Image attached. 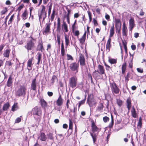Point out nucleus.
I'll use <instances>...</instances> for the list:
<instances>
[{"mask_svg":"<svg viewBox=\"0 0 146 146\" xmlns=\"http://www.w3.org/2000/svg\"><path fill=\"white\" fill-rule=\"evenodd\" d=\"M40 7L41 8V11L38 14L40 24H41V19H43L42 21H43L46 17V13L45 11L46 7L43 5H41Z\"/></svg>","mask_w":146,"mask_h":146,"instance_id":"f257e3e1","label":"nucleus"},{"mask_svg":"<svg viewBox=\"0 0 146 146\" xmlns=\"http://www.w3.org/2000/svg\"><path fill=\"white\" fill-rule=\"evenodd\" d=\"M26 90L27 87L25 85L21 86L16 92V96H24L26 94Z\"/></svg>","mask_w":146,"mask_h":146,"instance_id":"f03ea898","label":"nucleus"},{"mask_svg":"<svg viewBox=\"0 0 146 146\" xmlns=\"http://www.w3.org/2000/svg\"><path fill=\"white\" fill-rule=\"evenodd\" d=\"M33 40V38H32L31 40H28L26 42L25 47L27 50L28 52L29 50H33L35 47Z\"/></svg>","mask_w":146,"mask_h":146,"instance_id":"7ed1b4c3","label":"nucleus"},{"mask_svg":"<svg viewBox=\"0 0 146 146\" xmlns=\"http://www.w3.org/2000/svg\"><path fill=\"white\" fill-rule=\"evenodd\" d=\"M77 79L76 76H72L69 79V86L72 88H74L77 84Z\"/></svg>","mask_w":146,"mask_h":146,"instance_id":"20e7f679","label":"nucleus"},{"mask_svg":"<svg viewBox=\"0 0 146 146\" xmlns=\"http://www.w3.org/2000/svg\"><path fill=\"white\" fill-rule=\"evenodd\" d=\"M32 112L33 114L35 116V117L38 116V118L41 117L42 111L40 108L35 107L33 109Z\"/></svg>","mask_w":146,"mask_h":146,"instance_id":"39448f33","label":"nucleus"},{"mask_svg":"<svg viewBox=\"0 0 146 146\" xmlns=\"http://www.w3.org/2000/svg\"><path fill=\"white\" fill-rule=\"evenodd\" d=\"M110 87L113 94H118L119 93L120 90L115 82L110 83Z\"/></svg>","mask_w":146,"mask_h":146,"instance_id":"423d86ee","label":"nucleus"},{"mask_svg":"<svg viewBox=\"0 0 146 146\" xmlns=\"http://www.w3.org/2000/svg\"><path fill=\"white\" fill-rule=\"evenodd\" d=\"M115 28L116 31L118 33H119L120 32L121 27V23L119 19H115Z\"/></svg>","mask_w":146,"mask_h":146,"instance_id":"0eeeda50","label":"nucleus"},{"mask_svg":"<svg viewBox=\"0 0 146 146\" xmlns=\"http://www.w3.org/2000/svg\"><path fill=\"white\" fill-rule=\"evenodd\" d=\"M79 66V64L76 62H74L70 64L69 67L71 71L74 72L75 71L76 72H77Z\"/></svg>","mask_w":146,"mask_h":146,"instance_id":"6e6552de","label":"nucleus"},{"mask_svg":"<svg viewBox=\"0 0 146 146\" xmlns=\"http://www.w3.org/2000/svg\"><path fill=\"white\" fill-rule=\"evenodd\" d=\"M81 66H83L86 65V60L83 54H79V60Z\"/></svg>","mask_w":146,"mask_h":146,"instance_id":"1a4fd4ad","label":"nucleus"},{"mask_svg":"<svg viewBox=\"0 0 146 146\" xmlns=\"http://www.w3.org/2000/svg\"><path fill=\"white\" fill-rule=\"evenodd\" d=\"M38 85V83L36 81V78H35L31 81V89L34 91H36V90L37 86Z\"/></svg>","mask_w":146,"mask_h":146,"instance_id":"9d476101","label":"nucleus"},{"mask_svg":"<svg viewBox=\"0 0 146 146\" xmlns=\"http://www.w3.org/2000/svg\"><path fill=\"white\" fill-rule=\"evenodd\" d=\"M96 71L98 73L101 75H104V77L106 78V74L105 72V70L103 66L99 65L98 66V70Z\"/></svg>","mask_w":146,"mask_h":146,"instance_id":"9b49d317","label":"nucleus"},{"mask_svg":"<svg viewBox=\"0 0 146 146\" xmlns=\"http://www.w3.org/2000/svg\"><path fill=\"white\" fill-rule=\"evenodd\" d=\"M91 122L92 130V132H99V129L96 126L94 121L92 120Z\"/></svg>","mask_w":146,"mask_h":146,"instance_id":"f8f14e48","label":"nucleus"},{"mask_svg":"<svg viewBox=\"0 0 146 146\" xmlns=\"http://www.w3.org/2000/svg\"><path fill=\"white\" fill-rule=\"evenodd\" d=\"M51 23H46V27L43 31V33L45 34L48 33L50 30Z\"/></svg>","mask_w":146,"mask_h":146,"instance_id":"ddd939ff","label":"nucleus"},{"mask_svg":"<svg viewBox=\"0 0 146 146\" xmlns=\"http://www.w3.org/2000/svg\"><path fill=\"white\" fill-rule=\"evenodd\" d=\"M63 102V99L62 98L61 95L60 94L58 99L56 101V104L58 106H60L62 104Z\"/></svg>","mask_w":146,"mask_h":146,"instance_id":"4468645a","label":"nucleus"},{"mask_svg":"<svg viewBox=\"0 0 146 146\" xmlns=\"http://www.w3.org/2000/svg\"><path fill=\"white\" fill-rule=\"evenodd\" d=\"M46 139V135L44 133L42 132L41 133L40 135L38 137V139L43 141H45Z\"/></svg>","mask_w":146,"mask_h":146,"instance_id":"2eb2a0df","label":"nucleus"},{"mask_svg":"<svg viewBox=\"0 0 146 146\" xmlns=\"http://www.w3.org/2000/svg\"><path fill=\"white\" fill-rule=\"evenodd\" d=\"M64 36L65 39L66 47L67 48L70 42L69 36L67 35L65 33L64 34Z\"/></svg>","mask_w":146,"mask_h":146,"instance_id":"dca6fc26","label":"nucleus"},{"mask_svg":"<svg viewBox=\"0 0 146 146\" xmlns=\"http://www.w3.org/2000/svg\"><path fill=\"white\" fill-rule=\"evenodd\" d=\"M13 84L12 78L11 76H10L8 79L7 82V85L8 87H11L12 86Z\"/></svg>","mask_w":146,"mask_h":146,"instance_id":"f3484780","label":"nucleus"},{"mask_svg":"<svg viewBox=\"0 0 146 146\" xmlns=\"http://www.w3.org/2000/svg\"><path fill=\"white\" fill-rule=\"evenodd\" d=\"M61 30V21L60 18L57 19V27L56 31L59 33Z\"/></svg>","mask_w":146,"mask_h":146,"instance_id":"a211bd4d","label":"nucleus"},{"mask_svg":"<svg viewBox=\"0 0 146 146\" xmlns=\"http://www.w3.org/2000/svg\"><path fill=\"white\" fill-rule=\"evenodd\" d=\"M90 135L92 136L93 140V142L94 143H95V142H96L97 140V137L98 136V134L96 133L95 132H93L92 133H90Z\"/></svg>","mask_w":146,"mask_h":146,"instance_id":"6ab92c4d","label":"nucleus"},{"mask_svg":"<svg viewBox=\"0 0 146 146\" xmlns=\"http://www.w3.org/2000/svg\"><path fill=\"white\" fill-rule=\"evenodd\" d=\"M111 41V38H109L108 39L106 44V48L108 50V52H109L110 50V48L111 47V45L110 44Z\"/></svg>","mask_w":146,"mask_h":146,"instance_id":"aec40b11","label":"nucleus"},{"mask_svg":"<svg viewBox=\"0 0 146 146\" xmlns=\"http://www.w3.org/2000/svg\"><path fill=\"white\" fill-rule=\"evenodd\" d=\"M130 30L131 31L134 26V20L131 18L129 21Z\"/></svg>","mask_w":146,"mask_h":146,"instance_id":"412c9836","label":"nucleus"},{"mask_svg":"<svg viewBox=\"0 0 146 146\" xmlns=\"http://www.w3.org/2000/svg\"><path fill=\"white\" fill-rule=\"evenodd\" d=\"M127 107L129 111L131 109V100L129 98H128L127 99L126 101Z\"/></svg>","mask_w":146,"mask_h":146,"instance_id":"4be33fe9","label":"nucleus"},{"mask_svg":"<svg viewBox=\"0 0 146 146\" xmlns=\"http://www.w3.org/2000/svg\"><path fill=\"white\" fill-rule=\"evenodd\" d=\"M127 30V27L126 26L125 24V23H124L122 27V33L123 35L125 36L126 35Z\"/></svg>","mask_w":146,"mask_h":146,"instance_id":"5701e85b","label":"nucleus"},{"mask_svg":"<svg viewBox=\"0 0 146 146\" xmlns=\"http://www.w3.org/2000/svg\"><path fill=\"white\" fill-rule=\"evenodd\" d=\"M62 30H65V32H67L68 31L67 25L66 23L64 21L62 25Z\"/></svg>","mask_w":146,"mask_h":146,"instance_id":"b1692460","label":"nucleus"},{"mask_svg":"<svg viewBox=\"0 0 146 146\" xmlns=\"http://www.w3.org/2000/svg\"><path fill=\"white\" fill-rule=\"evenodd\" d=\"M131 112L132 116L134 118H136L137 117V114L134 107H133L131 108Z\"/></svg>","mask_w":146,"mask_h":146,"instance_id":"393cba45","label":"nucleus"},{"mask_svg":"<svg viewBox=\"0 0 146 146\" xmlns=\"http://www.w3.org/2000/svg\"><path fill=\"white\" fill-rule=\"evenodd\" d=\"M110 32V37H111L113 36L114 33V24H113V26L111 27Z\"/></svg>","mask_w":146,"mask_h":146,"instance_id":"a878e982","label":"nucleus"},{"mask_svg":"<svg viewBox=\"0 0 146 146\" xmlns=\"http://www.w3.org/2000/svg\"><path fill=\"white\" fill-rule=\"evenodd\" d=\"M40 102L42 107L45 109L47 106V103L43 99H41L40 100Z\"/></svg>","mask_w":146,"mask_h":146,"instance_id":"bb28decb","label":"nucleus"},{"mask_svg":"<svg viewBox=\"0 0 146 146\" xmlns=\"http://www.w3.org/2000/svg\"><path fill=\"white\" fill-rule=\"evenodd\" d=\"M9 106L10 105L9 103L5 104L3 107V111H7Z\"/></svg>","mask_w":146,"mask_h":146,"instance_id":"cd10ccee","label":"nucleus"},{"mask_svg":"<svg viewBox=\"0 0 146 146\" xmlns=\"http://www.w3.org/2000/svg\"><path fill=\"white\" fill-rule=\"evenodd\" d=\"M108 62L111 64H116L117 63V60L115 59L109 58Z\"/></svg>","mask_w":146,"mask_h":146,"instance_id":"c85d7f7f","label":"nucleus"},{"mask_svg":"<svg viewBox=\"0 0 146 146\" xmlns=\"http://www.w3.org/2000/svg\"><path fill=\"white\" fill-rule=\"evenodd\" d=\"M126 62H124L122 65L121 69H122V73L123 74L125 72L126 70Z\"/></svg>","mask_w":146,"mask_h":146,"instance_id":"c756f323","label":"nucleus"},{"mask_svg":"<svg viewBox=\"0 0 146 146\" xmlns=\"http://www.w3.org/2000/svg\"><path fill=\"white\" fill-rule=\"evenodd\" d=\"M37 55H38L37 58L38 60V62L36 63V64L39 65L41 61L42 54L38 52Z\"/></svg>","mask_w":146,"mask_h":146,"instance_id":"7c9ffc66","label":"nucleus"},{"mask_svg":"<svg viewBox=\"0 0 146 146\" xmlns=\"http://www.w3.org/2000/svg\"><path fill=\"white\" fill-rule=\"evenodd\" d=\"M10 53V51L9 50L7 49L6 50L4 51L3 53V55L4 57H8L9 56Z\"/></svg>","mask_w":146,"mask_h":146,"instance_id":"2f4dec72","label":"nucleus"},{"mask_svg":"<svg viewBox=\"0 0 146 146\" xmlns=\"http://www.w3.org/2000/svg\"><path fill=\"white\" fill-rule=\"evenodd\" d=\"M33 58V57L31 58H30L28 60L27 62V66L28 67H31Z\"/></svg>","mask_w":146,"mask_h":146,"instance_id":"473e14b6","label":"nucleus"},{"mask_svg":"<svg viewBox=\"0 0 146 146\" xmlns=\"http://www.w3.org/2000/svg\"><path fill=\"white\" fill-rule=\"evenodd\" d=\"M18 109V107L17 104L15 103L12 106L11 109L12 111H14Z\"/></svg>","mask_w":146,"mask_h":146,"instance_id":"72a5a7b5","label":"nucleus"},{"mask_svg":"<svg viewBox=\"0 0 146 146\" xmlns=\"http://www.w3.org/2000/svg\"><path fill=\"white\" fill-rule=\"evenodd\" d=\"M103 108V106L102 104H100L97 108V110L98 111L102 110Z\"/></svg>","mask_w":146,"mask_h":146,"instance_id":"f704fd0d","label":"nucleus"},{"mask_svg":"<svg viewBox=\"0 0 146 146\" xmlns=\"http://www.w3.org/2000/svg\"><path fill=\"white\" fill-rule=\"evenodd\" d=\"M130 60V61L128 62L129 67L130 68H132L133 67V57L131 58Z\"/></svg>","mask_w":146,"mask_h":146,"instance_id":"c9c22d12","label":"nucleus"},{"mask_svg":"<svg viewBox=\"0 0 146 146\" xmlns=\"http://www.w3.org/2000/svg\"><path fill=\"white\" fill-rule=\"evenodd\" d=\"M86 97H85L84 99L83 100L80 101L79 102V104H78V109L79 108L80 106L82 105L83 104L85 103V101H86Z\"/></svg>","mask_w":146,"mask_h":146,"instance_id":"e433bc0d","label":"nucleus"},{"mask_svg":"<svg viewBox=\"0 0 146 146\" xmlns=\"http://www.w3.org/2000/svg\"><path fill=\"white\" fill-rule=\"evenodd\" d=\"M97 71L96 70L93 72L92 75L95 78L98 79V73H97Z\"/></svg>","mask_w":146,"mask_h":146,"instance_id":"4c0bfd02","label":"nucleus"},{"mask_svg":"<svg viewBox=\"0 0 146 146\" xmlns=\"http://www.w3.org/2000/svg\"><path fill=\"white\" fill-rule=\"evenodd\" d=\"M52 3H50L48 6V15L50 16V15L51 10L52 9Z\"/></svg>","mask_w":146,"mask_h":146,"instance_id":"58836bf2","label":"nucleus"},{"mask_svg":"<svg viewBox=\"0 0 146 146\" xmlns=\"http://www.w3.org/2000/svg\"><path fill=\"white\" fill-rule=\"evenodd\" d=\"M137 126L141 127L142 126V119L141 117L139 118V120Z\"/></svg>","mask_w":146,"mask_h":146,"instance_id":"ea45409f","label":"nucleus"},{"mask_svg":"<svg viewBox=\"0 0 146 146\" xmlns=\"http://www.w3.org/2000/svg\"><path fill=\"white\" fill-rule=\"evenodd\" d=\"M14 17V15H12L11 16V17L10 18V19H9V21L8 22V25H9V24H11V23L12 22V21L13 20Z\"/></svg>","mask_w":146,"mask_h":146,"instance_id":"a19ab883","label":"nucleus"},{"mask_svg":"<svg viewBox=\"0 0 146 146\" xmlns=\"http://www.w3.org/2000/svg\"><path fill=\"white\" fill-rule=\"evenodd\" d=\"M27 13L25 11L22 15V17L23 19L25 20L26 19Z\"/></svg>","mask_w":146,"mask_h":146,"instance_id":"79ce46f5","label":"nucleus"},{"mask_svg":"<svg viewBox=\"0 0 146 146\" xmlns=\"http://www.w3.org/2000/svg\"><path fill=\"white\" fill-rule=\"evenodd\" d=\"M57 77L55 76H53L51 80V83L53 84L54 83V80L57 79Z\"/></svg>","mask_w":146,"mask_h":146,"instance_id":"37998d69","label":"nucleus"},{"mask_svg":"<svg viewBox=\"0 0 146 146\" xmlns=\"http://www.w3.org/2000/svg\"><path fill=\"white\" fill-rule=\"evenodd\" d=\"M55 11L54 10H53L51 16V19L52 20H53L55 16Z\"/></svg>","mask_w":146,"mask_h":146,"instance_id":"c03bdc74","label":"nucleus"},{"mask_svg":"<svg viewBox=\"0 0 146 146\" xmlns=\"http://www.w3.org/2000/svg\"><path fill=\"white\" fill-rule=\"evenodd\" d=\"M7 8L5 7L4 8L3 10L1 11V14H4L5 13L7 12Z\"/></svg>","mask_w":146,"mask_h":146,"instance_id":"a18cd8bd","label":"nucleus"},{"mask_svg":"<svg viewBox=\"0 0 146 146\" xmlns=\"http://www.w3.org/2000/svg\"><path fill=\"white\" fill-rule=\"evenodd\" d=\"M69 129H72V122L70 119H69Z\"/></svg>","mask_w":146,"mask_h":146,"instance_id":"49530a36","label":"nucleus"},{"mask_svg":"<svg viewBox=\"0 0 146 146\" xmlns=\"http://www.w3.org/2000/svg\"><path fill=\"white\" fill-rule=\"evenodd\" d=\"M103 120L104 122H107L109 120V118L107 116H105L103 117Z\"/></svg>","mask_w":146,"mask_h":146,"instance_id":"de8ad7c7","label":"nucleus"},{"mask_svg":"<svg viewBox=\"0 0 146 146\" xmlns=\"http://www.w3.org/2000/svg\"><path fill=\"white\" fill-rule=\"evenodd\" d=\"M57 42L58 45H60V36L59 35H57Z\"/></svg>","mask_w":146,"mask_h":146,"instance_id":"09e8293b","label":"nucleus"},{"mask_svg":"<svg viewBox=\"0 0 146 146\" xmlns=\"http://www.w3.org/2000/svg\"><path fill=\"white\" fill-rule=\"evenodd\" d=\"M85 40V38H83L82 37L80 40V41L81 43V44H83Z\"/></svg>","mask_w":146,"mask_h":146,"instance_id":"8fccbe9b","label":"nucleus"},{"mask_svg":"<svg viewBox=\"0 0 146 146\" xmlns=\"http://www.w3.org/2000/svg\"><path fill=\"white\" fill-rule=\"evenodd\" d=\"M137 71L138 72L142 73L143 72V70L142 68H137Z\"/></svg>","mask_w":146,"mask_h":146,"instance_id":"3c124183","label":"nucleus"},{"mask_svg":"<svg viewBox=\"0 0 146 146\" xmlns=\"http://www.w3.org/2000/svg\"><path fill=\"white\" fill-rule=\"evenodd\" d=\"M21 117H18L17 118L15 121V123H19L21 121Z\"/></svg>","mask_w":146,"mask_h":146,"instance_id":"603ef678","label":"nucleus"},{"mask_svg":"<svg viewBox=\"0 0 146 146\" xmlns=\"http://www.w3.org/2000/svg\"><path fill=\"white\" fill-rule=\"evenodd\" d=\"M61 54L63 56L64 55L65 50L64 48H61Z\"/></svg>","mask_w":146,"mask_h":146,"instance_id":"864d4df0","label":"nucleus"},{"mask_svg":"<svg viewBox=\"0 0 146 146\" xmlns=\"http://www.w3.org/2000/svg\"><path fill=\"white\" fill-rule=\"evenodd\" d=\"M48 138L50 139H52V134L51 133H49L48 134Z\"/></svg>","mask_w":146,"mask_h":146,"instance_id":"5fc2aeb1","label":"nucleus"},{"mask_svg":"<svg viewBox=\"0 0 146 146\" xmlns=\"http://www.w3.org/2000/svg\"><path fill=\"white\" fill-rule=\"evenodd\" d=\"M67 56L68 57V60H73V58L71 55L68 54Z\"/></svg>","mask_w":146,"mask_h":146,"instance_id":"6e6d98bb","label":"nucleus"},{"mask_svg":"<svg viewBox=\"0 0 146 146\" xmlns=\"http://www.w3.org/2000/svg\"><path fill=\"white\" fill-rule=\"evenodd\" d=\"M24 7V5L23 4H21L20 5L18 8V9L20 11Z\"/></svg>","mask_w":146,"mask_h":146,"instance_id":"4d7b16f0","label":"nucleus"},{"mask_svg":"<svg viewBox=\"0 0 146 146\" xmlns=\"http://www.w3.org/2000/svg\"><path fill=\"white\" fill-rule=\"evenodd\" d=\"M88 16L89 17L90 21V22L92 21V18L91 15L90 13L89 12H88Z\"/></svg>","mask_w":146,"mask_h":146,"instance_id":"13d9d810","label":"nucleus"},{"mask_svg":"<svg viewBox=\"0 0 146 146\" xmlns=\"http://www.w3.org/2000/svg\"><path fill=\"white\" fill-rule=\"evenodd\" d=\"M79 34V32L78 31H76L74 32L75 35L76 36H78Z\"/></svg>","mask_w":146,"mask_h":146,"instance_id":"bf43d9fd","label":"nucleus"},{"mask_svg":"<svg viewBox=\"0 0 146 146\" xmlns=\"http://www.w3.org/2000/svg\"><path fill=\"white\" fill-rule=\"evenodd\" d=\"M47 94H48V95L50 97V96H52V95H53V93L52 92H47Z\"/></svg>","mask_w":146,"mask_h":146,"instance_id":"052dcab7","label":"nucleus"},{"mask_svg":"<svg viewBox=\"0 0 146 146\" xmlns=\"http://www.w3.org/2000/svg\"><path fill=\"white\" fill-rule=\"evenodd\" d=\"M131 49L133 50H135L136 48V47L135 45H132L131 46Z\"/></svg>","mask_w":146,"mask_h":146,"instance_id":"680f3d73","label":"nucleus"},{"mask_svg":"<svg viewBox=\"0 0 146 146\" xmlns=\"http://www.w3.org/2000/svg\"><path fill=\"white\" fill-rule=\"evenodd\" d=\"M70 103V100L69 99H68L67 100L66 103V106L68 109L69 108L68 104Z\"/></svg>","mask_w":146,"mask_h":146,"instance_id":"e2e57ef3","label":"nucleus"},{"mask_svg":"<svg viewBox=\"0 0 146 146\" xmlns=\"http://www.w3.org/2000/svg\"><path fill=\"white\" fill-rule=\"evenodd\" d=\"M113 122H112V121H111V123H110L109 125V127L110 128H111L112 127L113 124Z\"/></svg>","mask_w":146,"mask_h":146,"instance_id":"0e129e2a","label":"nucleus"},{"mask_svg":"<svg viewBox=\"0 0 146 146\" xmlns=\"http://www.w3.org/2000/svg\"><path fill=\"white\" fill-rule=\"evenodd\" d=\"M72 32H74V30L76 29L75 25L73 24L72 25Z\"/></svg>","mask_w":146,"mask_h":146,"instance_id":"69168bd1","label":"nucleus"},{"mask_svg":"<svg viewBox=\"0 0 146 146\" xmlns=\"http://www.w3.org/2000/svg\"><path fill=\"white\" fill-rule=\"evenodd\" d=\"M30 24L29 23H27L25 24V25L26 27L27 28H29L30 27Z\"/></svg>","mask_w":146,"mask_h":146,"instance_id":"338daca9","label":"nucleus"},{"mask_svg":"<svg viewBox=\"0 0 146 146\" xmlns=\"http://www.w3.org/2000/svg\"><path fill=\"white\" fill-rule=\"evenodd\" d=\"M7 64L9 66H10L12 65V64L11 63V61H8L7 62Z\"/></svg>","mask_w":146,"mask_h":146,"instance_id":"774afa93","label":"nucleus"}]
</instances>
